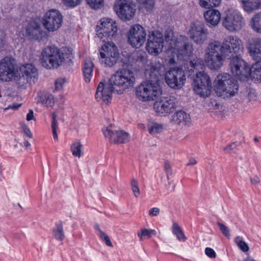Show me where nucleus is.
<instances>
[{"label":"nucleus","instance_id":"obj_15","mask_svg":"<svg viewBox=\"0 0 261 261\" xmlns=\"http://www.w3.org/2000/svg\"><path fill=\"white\" fill-rule=\"evenodd\" d=\"M128 42L133 47L140 48L145 43L146 39V32L145 29L140 24L130 26L127 34Z\"/></svg>","mask_w":261,"mask_h":261},{"label":"nucleus","instance_id":"obj_37","mask_svg":"<svg viewBox=\"0 0 261 261\" xmlns=\"http://www.w3.org/2000/svg\"><path fill=\"white\" fill-rule=\"evenodd\" d=\"M81 144L80 140L75 141L71 145L70 150L72 155L75 157L80 158L81 155Z\"/></svg>","mask_w":261,"mask_h":261},{"label":"nucleus","instance_id":"obj_12","mask_svg":"<svg viewBox=\"0 0 261 261\" xmlns=\"http://www.w3.org/2000/svg\"><path fill=\"white\" fill-rule=\"evenodd\" d=\"M23 29L24 35L30 40L41 41L46 38V32L42 29L38 21L34 19L27 21Z\"/></svg>","mask_w":261,"mask_h":261},{"label":"nucleus","instance_id":"obj_6","mask_svg":"<svg viewBox=\"0 0 261 261\" xmlns=\"http://www.w3.org/2000/svg\"><path fill=\"white\" fill-rule=\"evenodd\" d=\"M216 93L219 96L230 97L238 91L239 84L227 73L219 74L214 81Z\"/></svg>","mask_w":261,"mask_h":261},{"label":"nucleus","instance_id":"obj_62","mask_svg":"<svg viewBox=\"0 0 261 261\" xmlns=\"http://www.w3.org/2000/svg\"><path fill=\"white\" fill-rule=\"evenodd\" d=\"M257 140H258L257 139H256V138L255 139V141H257Z\"/></svg>","mask_w":261,"mask_h":261},{"label":"nucleus","instance_id":"obj_45","mask_svg":"<svg viewBox=\"0 0 261 261\" xmlns=\"http://www.w3.org/2000/svg\"><path fill=\"white\" fill-rule=\"evenodd\" d=\"M217 224L219 226V228L221 232H222V233L225 237H229L230 234L229 232V229L228 228V227L220 222H218Z\"/></svg>","mask_w":261,"mask_h":261},{"label":"nucleus","instance_id":"obj_39","mask_svg":"<svg viewBox=\"0 0 261 261\" xmlns=\"http://www.w3.org/2000/svg\"><path fill=\"white\" fill-rule=\"evenodd\" d=\"M234 242L240 249L244 252H247L249 250V247L248 244L242 240L241 237H237L234 239Z\"/></svg>","mask_w":261,"mask_h":261},{"label":"nucleus","instance_id":"obj_35","mask_svg":"<svg viewBox=\"0 0 261 261\" xmlns=\"http://www.w3.org/2000/svg\"><path fill=\"white\" fill-rule=\"evenodd\" d=\"M140 9H144L147 12H151L154 6V0H137Z\"/></svg>","mask_w":261,"mask_h":261},{"label":"nucleus","instance_id":"obj_11","mask_svg":"<svg viewBox=\"0 0 261 261\" xmlns=\"http://www.w3.org/2000/svg\"><path fill=\"white\" fill-rule=\"evenodd\" d=\"M114 10L122 20H129L136 13V6L131 0H116Z\"/></svg>","mask_w":261,"mask_h":261},{"label":"nucleus","instance_id":"obj_26","mask_svg":"<svg viewBox=\"0 0 261 261\" xmlns=\"http://www.w3.org/2000/svg\"><path fill=\"white\" fill-rule=\"evenodd\" d=\"M240 2L243 9L247 12L258 9L261 6L260 0H240Z\"/></svg>","mask_w":261,"mask_h":261},{"label":"nucleus","instance_id":"obj_61","mask_svg":"<svg viewBox=\"0 0 261 261\" xmlns=\"http://www.w3.org/2000/svg\"><path fill=\"white\" fill-rule=\"evenodd\" d=\"M20 107V105H18V106L17 107H14V109H18V108L19 107Z\"/></svg>","mask_w":261,"mask_h":261},{"label":"nucleus","instance_id":"obj_27","mask_svg":"<svg viewBox=\"0 0 261 261\" xmlns=\"http://www.w3.org/2000/svg\"><path fill=\"white\" fill-rule=\"evenodd\" d=\"M94 64L91 59H86L85 61L84 66L83 69L84 80L86 83H89L92 76Z\"/></svg>","mask_w":261,"mask_h":261},{"label":"nucleus","instance_id":"obj_2","mask_svg":"<svg viewBox=\"0 0 261 261\" xmlns=\"http://www.w3.org/2000/svg\"><path fill=\"white\" fill-rule=\"evenodd\" d=\"M117 31L116 21L111 18H102L97 23L96 35L102 42H106L99 49L101 63L106 66H114L119 58L117 46L114 43L109 41L115 37Z\"/></svg>","mask_w":261,"mask_h":261},{"label":"nucleus","instance_id":"obj_34","mask_svg":"<svg viewBox=\"0 0 261 261\" xmlns=\"http://www.w3.org/2000/svg\"><path fill=\"white\" fill-rule=\"evenodd\" d=\"M172 230L173 233L176 236L177 239L179 241L185 242L187 240V238L185 235L184 231L177 222H174L173 223Z\"/></svg>","mask_w":261,"mask_h":261},{"label":"nucleus","instance_id":"obj_38","mask_svg":"<svg viewBox=\"0 0 261 261\" xmlns=\"http://www.w3.org/2000/svg\"><path fill=\"white\" fill-rule=\"evenodd\" d=\"M130 184L134 196L138 198L141 194L138 180L135 178H133L130 181Z\"/></svg>","mask_w":261,"mask_h":261},{"label":"nucleus","instance_id":"obj_50","mask_svg":"<svg viewBox=\"0 0 261 261\" xmlns=\"http://www.w3.org/2000/svg\"><path fill=\"white\" fill-rule=\"evenodd\" d=\"M164 169L167 174V177L169 179V176L172 174L171 166L168 162H165L164 165Z\"/></svg>","mask_w":261,"mask_h":261},{"label":"nucleus","instance_id":"obj_33","mask_svg":"<svg viewBox=\"0 0 261 261\" xmlns=\"http://www.w3.org/2000/svg\"><path fill=\"white\" fill-rule=\"evenodd\" d=\"M147 127L149 134L153 136L162 133L164 129L163 124L155 122L149 123Z\"/></svg>","mask_w":261,"mask_h":261},{"label":"nucleus","instance_id":"obj_32","mask_svg":"<svg viewBox=\"0 0 261 261\" xmlns=\"http://www.w3.org/2000/svg\"><path fill=\"white\" fill-rule=\"evenodd\" d=\"M221 3V0H198L199 6L206 9L218 7Z\"/></svg>","mask_w":261,"mask_h":261},{"label":"nucleus","instance_id":"obj_28","mask_svg":"<svg viewBox=\"0 0 261 261\" xmlns=\"http://www.w3.org/2000/svg\"><path fill=\"white\" fill-rule=\"evenodd\" d=\"M249 75L255 81L261 82V62L257 61L250 68Z\"/></svg>","mask_w":261,"mask_h":261},{"label":"nucleus","instance_id":"obj_13","mask_svg":"<svg viewBox=\"0 0 261 261\" xmlns=\"http://www.w3.org/2000/svg\"><path fill=\"white\" fill-rule=\"evenodd\" d=\"M62 22L63 16L60 12L56 9L47 11L42 19L44 27L48 32H51L56 31L60 28Z\"/></svg>","mask_w":261,"mask_h":261},{"label":"nucleus","instance_id":"obj_30","mask_svg":"<svg viewBox=\"0 0 261 261\" xmlns=\"http://www.w3.org/2000/svg\"><path fill=\"white\" fill-rule=\"evenodd\" d=\"M38 102L47 107H53L54 105V96L49 93L41 94L39 97Z\"/></svg>","mask_w":261,"mask_h":261},{"label":"nucleus","instance_id":"obj_41","mask_svg":"<svg viewBox=\"0 0 261 261\" xmlns=\"http://www.w3.org/2000/svg\"><path fill=\"white\" fill-rule=\"evenodd\" d=\"M98 232V236L100 238L105 242L106 244L109 247H113L112 243H111L110 239L108 236H107L103 231H102L99 227L97 228Z\"/></svg>","mask_w":261,"mask_h":261},{"label":"nucleus","instance_id":"obj_9","mask_svg":"<svg viewBox=\"0 0 261 261\" xmlns=\"http://www.w3.org/2000/svg\"><path fill=\"white\" fill-rule=\"evenodd\" d=\"M193 87L195 93L201 97H207L211 95L212 88L211 81L209 76L204 71L196 73Z\"/></svg>","mask_w":261,"mask_h":261},{"label":"nucleus","instance_id":"obj_18","mask_svg":"<svg viewBox=\"0 0 261 261\" xmlns=\"http://www.w3.org/2000/svg\"><path fill=\"white\" fill-rule=\"evenodd\" d=\"M103 133L105 137L112 143H126L130 139L129 135L128 133L123 130H116L112 125L104 129Z\"/></svg>","mask_w":261,"mask_h":261},{"label":"nucleus","instance_id":"obj_19","mask_svg":"<svg viewBox=\"0 0 261 261\" xmlns=\"http://www.w3.org/2000/svg\"><path fill=\"white\" fill-rule=\"evenodd\" d=\"M15 60L11 57H5L0 61V79L3 81H9L15 74Z\"/></svg>","mask_w":261,"mask_h":261},{"label":"nucleus","instance_id":"obj_52","mask_svg":"<svg viewBox=\"0 0 261 261\" xmlns=\"http://www.w3.org/2000/svg\"><path fill=\"white\" fill-rule=\"evenodd\" d=\"M250 181L252 184L256 185L259 183L260 179L258 176H254L250 178Z\"/></svg>","mask_w":261,"mask_h":261},{"label":"nucleus","instance_id":"obj_22","mask_svg":"<svg viewBox=\"0 0 261 261\" xmlns=\"http://www.w3.org/2000/svg\"><path fill=\"white\" fill-rule=\"evenodd\" d=\"M247 48L250 56L256 61H261V38L253 37L247 41Z\"/></svg>","mask_w":261,"mask_h":261},{"label":"nucleus","instance_id":"obj_14","mask_svg":"<svg viewBox=\"0 0 261 261\" xmlns=\"http://www.w3.org/2000/svg\"><path fill=\"white\" fill-rule=\"evenodd\" d=\"M166 83L171 88L179 89L184 85L186 77L184 70L180 68H171L165 75Z\"/></svg>","mask_w":261,"mask_h":261},{"label":"nucleus","instance_id":"obj_17","mask_svg":"<svg viewBox=\"0 0 261 261\" xmlns=\"http://www.w3.org/2000/svg\"><path fill=\"white\" fill-rule=\"evenodd\" d=\"M230 67L232 73L241 81H244L249 77L250 67L241 58L234 56L231 58Z\"/></svg>","mask_w":261,"mask_h":261},{"label":"nucleus","instance_id":"obj_49","mask_svg":"<svg viewBox=\"0 0 261 261\" xmlns=\"http://www.w3.org/2000/svg\"><path fill=\"white\" fill-rule=\"evenodd\" d=\"M65 82V80L64 78L57 79L55 82L56 90H59L62 89Z\"/></svg>","mask_w":261,"mask_h":261},{"label":"nucleus","instance_id":"obj_7","mask_svg":"<svg viewBox=\"0 0 261 261\" xmlns=\"http://www.w3.org/2000/svg\"><path fill=\"white\" fill-rule=\"evenodd\" d=\"M137 97L142 101L154 100L162 93L161 88L158 82L147 81L137 87Z\"/></svg>","mask_w":261,"mask_h":261},{"label":"nucleus","instance_id":"obj_24","mask_svg":"<svg viewBox=\"0 0 261 261\" xmlns=\"http://www.w3.org/2000/svg\"><path fill=\"white\" fill-rule=\"evenodd\" d=\"M203 14L204 19L209 24V27H215L217 26L221 20V13L216 9H209Z\"/></svg>","mask_w":261,"mask_h":261},{"label":"nucleus","instance_id":"obj_1","mask_svg":"<svg viewBox=\"0 0 261 261\" xmlns=\"http://www.w3.org/2000/svg\"><path fill=\"white\" fill-rule=\"evenodd\" d=\"M242 49V41L237 36L228 35L222 42L212 40L205 49V63L211 70H219L223 66L226 59H230L237 56Z\"/></svg>","mask_w":261,"mask_h":261},{"label":"nucleus","instance_id":"obj_25","mask_svg":"<svg viewBox=\"0 0 261 261\" xmlns=\"http://www.w3.org/2000/svg\"><path fill=\"white\" fill-rule=\"evenodd\" d=\"M172 120L176 124L186 125L190 122L191 118L189 114L185 112L179 111L173 115Z\"/></svg>","mask_w":261,"mask_h":261},{"label":"nucleus","instance_id":"obj_47","mask_svg":"<svg viewBox=\"0 0 261 261\" xmlns=\"http://www.w3.org/2000/svg\"><path fill=\"white\" fill-rule=\"evenodd\" d=\"M63 3L67 7L73 8L80 3V0H62Z\"/></svg>","mask_w":261,"mask_h":261},{"label":"nucleus","instance_id":"obj_10","mask_svg":"<svg viewBox=\"0 0 261 261\" xmlns=\"http://www.w3.org/2000/svg\"><path fill=\"white\" fill-rule=\"evenodd\" d=\"M189 38L197 45L204 44L208 39V32L204 24L200 21L191 23L187 31Z\"/></svg>","mask_w":261,"mask_h":261},{"label":"nucleus","instance_id":"obj_57","mask_svg":"<svg viewBox=\"0 0 261 261\" xmlns=\"http://www.w3.org/2000/svg\"><path fill=\"white\" fill-rule=\"evenodd\" d=\"M130 55L129 54H127V58L124 61V63L126 64L129 63L130 62Z\"/></svg>","mask_w":261,"mask_h":261},{"label":"nucleus","instance_id":"obj_3","mask_svg":"<svg viewBox=\"0 0 261 261\" xmlns=\"http://www.w3.org/2000/svg\"><path fill=\"white\" fill-rule=\"evenodd\" d=\"M166 40L169 45L168 54L172 56L169 61L170 63H175L176 59L177 60H183L182 66L189 72L202 68L204 60L197 57L193 59L190 58L193 54V45L188 41L187 37L180 36L177 38H173V36L170 37L169 35H167Z\"/></svg>","mask_w":261,"mask_h":261},{"label":"nucleus","instance_id":"obj_42","mask_svg":"<svg viewBox=\"0 0 261 261\" xmlns=\"http://www.w3.org/2000/svg\"><path fill=\"white\" fill-rule=\"evenodd\" d=\"M52 123H51V128L53 130V137L55 140L58 141V135L57 133V129L58 127L57 125V120L56 119V115L55 113H53L52 115Z\"/></svg>","mask_w":261,"mask_h":261},{"label":"nucleus","instance_id":"obj_16","mask_svg":"<svg viewBox=\"0 0 261 261\" xmlns=\"http://www.w3.org/2000/svg\"><path fill=\"white\" fill-rule=\"evenodd\" d=\"M163 34L158 31L149 32L148 35L146 48L148 53L153 56L160 54L164 46Z\"/></svg>","mask_w":261,"mask_h":261},{"label":"nucleus","instance_id":"obj_46","mask_svg":"<svg viewBox=\"0 0 261 261\" xmlns=\"http://www.w3.org/2000/svg\"><path fill=\"white\" fill-rule=\"evenodd\" d=\"M246 98L248 101L255 100L256 98L255 91L253 89H250L247 91Z\"/></svg>","mask_w":261,"mask_h":261},{"label":"nucleus","instance_id":"obj_54","mask_svg":"<svg viewBox=\"0 0 261 261\" xmlns=\"http://www.w3.org/2000/svg\"><path fill=\"white\" fill-rule=\"evenodd\" d=\"M24 131L25 134L28 137H29V138L32 137V134L30 130V129L28 127H26V128H24Z\"/></svg>","mask_w":261,"mask_h":261},{"label":"nucleus","instance_id":"obj_36","mask_svg":"<svg viewBox=\"0 0 261 261\" xmlns=\"http://www.w3.org/2000/svg\"><path fill=\"white\" fill-rule=\"evenodd\" d=\"M156 234V232L155 230L147 228L141 229L137 232V236L140 241H142L145 238L149 239L152 235H155Z\"/></svg>","mask_w":261,"mask_h":261},{"label":"nucleus","instance_id":"obj_48","mask_svg":"<svg viewBox=\"0 0 261 261\" xmlns=\"http://www.w3.org/2000/svg\"><path fill=\"white\" fill-rule=\"evenodd\" d=\"M205 253L207 256L211 258H215L217 256L215 251L212 248L210 247L205 248Z\"/></svg>","mask_w":261,"mask_h":261},{"label":"nucleus","instance_id":"obj_44","mask_svg":"<svg viewBox=\"0 0 261 261\" xmlns=\"http://www.w3.org/2000/svg\"><path fill=\"white\" fill-rule=\"evenodd\" d=\"M237 145L236 143H232L222 147V150L227 153H231L237 148Z\"/></svg>","mask_w":261,"mask_h":261},{"label":"nucleus","instance_id":"obj_8","mask_svg":"<svg viewBox=\"0 0 261 261\" xmlns=\"http://www.w3.org/2000/svg\"><path fill=\"white\" fill-rule=\"evenodd\" d=\"M243 17L237 9L229 8L224 13L222 25L230 32L240 31L244 25Z\"/></svg>","mask_w":261,"mask_h":261},{"label":"nucleus","instance_id":"obj_55","mask_svg":"<svg viewBox=\"0 0 261 261\" xmlns=\"http://www.w3.org/2000/svg\"><path fill=\"white\" fill-rule=\"evenodd\" d=\"M4 36V32L0 30V47L3 45V43Z\"/></svg>","mask_w":261,"mask_h":261},{"label":"nucleus","instance_id":"obj_5","mask_svg":"<svg viewBox=\"0 0 261 261\" xmlns=\"http://www.w3.org/2000/svg\"><path fill=\"white\" fill-rule=\"evenodd\" d=\"M73 58L71 48L59 49L54 45L47 46L42 51V66L48 69L57 68L64 62H69Z\"/></svg>","mask_w":261,"mask_h":261},{"label":"nucleus","instance_id":"obj_56","mask_svg":"<svg viewBox=\"0 0 261 261\" xmlns=\"http://www.w3.org/2000/svg\"><path fill=\"white\" fill-rule=\"evenodd\" d=\"M196 163H197V162L195 160V159L192 158V159H190V160L187 164V166L194 165L196 164Z\"/></svg>","mask_w":261,"mask_h":261},{"label":"nucleus","instance_id":"obj_58","mask_svg":"<svg viewBox=\"0 0 261 261\" xmlns=\"http://www.w3.org/2000/svg\"><path fill=\"white\" fill-rule=\"evenodd\" d=\"M23 144L24 147L27 148L31 146L30 142L27 140L24 141V142H23Z\"/></svg>","mask_w":261,"mask_h":261},{"label":"nucleus","instance_id":"obj_43","mask_svg":"<svg viewBox=\"0 0 261 261\" xmlns=\"http://www.w3.org/2000/svg\"><path fill=\"white\" fill-rule=\"evenodd\" d=\"M134 57L136 58V61L137 62L145 63L147 61V55L145 53L137 52L134 55Z\"/></svg>","mask_w":261,"mask_h":261},{"label":"nucleus","instance_id":"obj_23","mask_svg":"<svg viewBox=\"0 0 261 261\" xmlns=\"http://www.w3.org/2000/svg\"><path fill=\"white\" fill-rule=\"evenodd\" d=\"M21 78L30 84H34L38 79L37 69L31 64H26L20 68Z\"/></svg>","mask_w":261,"mask_h":261},{"label":"nucleus","instance_id":"obj_29","mask_svg":"<svg viewBox=\"0 0 261 261\" xmlns=\"http://www.w3.org/2000/svg\"><path fill=\"white\" fill-rule=\"evenodd\" d=\"M250 25L254 31L261 34V13L256 14L251 18Z\"/></svg>","mask_w":261,"mask_h":261},{"label":"nucleus","instance_id":"obj_4","mask_svg":"<svg viewBox=\"0 0 261 261\" xmlns=\"http://www.w3.org/2000/svg\"><path fill=\"white\" fill-rule=\"evenodd\" d=\"M134 82V73L132 71L127 69L117 71L112 75L107 85H105L102 83L99 84L95 97L108 104L112 100L113 91L121 93L124 90L133 87Z\"/></svg>","mask_w":261,"mask_h":261},{"label":"nucleus","instance_id":"obj_31","mask_svg":"<svg viewBox=\"0 0 261 261\" xmlns=\"http://www.w3.org/2000/svg\"><path fill=\"white\" fill-rule=\"evenodd\" d=\"M53 233L56 239L60 241L64 240L65 235L62 222H59L55 224L53 229Z\"/></svg>","mask_w":261,"mask_h":261},{"label":"nucleus","instance_id":"obj_20","mask_svg":"<svg viewBox=\"0 0 261 261\" xmlns=\"http://www.w3.org/2000/svg\"><path fill=\"white\" fill-rule=\"evenodd\" d=\"M177 105V101L175 97H165L156 101L153 108L159 115L165 116L172 112L176 108Z\"/></svg>","mask_w":261,"mask_h":261},{"label":"nucleus","instance_id":"obj_53","mask_svg":"<svg viewBox=\"0 0 261 261\" xmlns=\"http://www.w3.org/2000/svg\"><path fill=\"white\" fill-rule=\"evenodd\" d=\"M34 119V112L32 110H30L27 116V120L28 121L32 120Z\"/></svg>","mask_w":261,"mask_h":261},{"label":"nucleus","instance_id":"obj_60","mask_svg":"<svg viewBox=\"0 0 261 261\" xmlns=\"http://www.w3.org/2000/svg\"><path fill=\"white\" fill-rule=\"evenodd\" d=\"M138 127L139 128H141V129H145V126L144 124H143L142 123L139 124Z\"/></svg>","mask_w":261,"mask_h":261},{"label":"nucleus","instance_id":"obj_59","mask_svg":"<svg viewBox=\"0 0 261 261\" xmlns=\"http://www.w3.org/2000/svg\"><path fill=\"white\" fill-rule=\"evenodd\" d=\"M244 261H255L251 256H248Z\"/></svg>","mask_w":261,"mask_h":261},{"label":"nucleus","instance_id":"obj_40","mask_svg":"<svg viewBox=\"0 0 261 261\" xmlns=\"http://www.w3.org/2000/svg\"><path fill=\"white\" fill-rule=\"evenodd\" d=\"M89 6L93 9H99L104 5V0H86Z\"/></svg>","mask_w":261,"mask_h":261},{"label":"nucleus","instance_id":"obj_51","mask_svg":"<svg viewBox=\"0 0 261 261\" xmlns=\"http://www.w3.org/2000/svg\"><path fill=\"white\" fill-rule=\"evenodd\" d=\"M160 212V210L158 207H153L151 208L148 212V215L150 217L157 216Z\"/></svg>","mask_w":261,"mask_h":261},{"label":"nucleus","instance_id":"obj_21","mask_svg":"<svg viewBox=\"0 0 261 261\" xmlns=\"http://www.w3.org/2000/svg\"><path fill=\"white\" fill-rule=\"evenodd\" d=\"M165 68L160 63H150L145 68V75L152 82H158L165 74Z\"/></svg>","mask_w":261,"mask_h":261}]
</instances>
